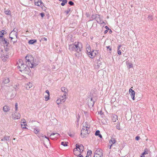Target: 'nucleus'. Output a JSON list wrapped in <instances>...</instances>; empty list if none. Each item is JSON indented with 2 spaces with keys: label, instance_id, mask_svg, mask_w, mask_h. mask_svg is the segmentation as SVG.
<instances>
[{
  "label": "nucleus",
  "instance_id": "obj_1",
  "mask_svg": "<svg viewBox=\"0 0 157 157\" xmlns=\"http://www.w3.org/2000/svg\"><path fill=\"white\" fill-rule=\"evenodd\" d=\"M69 49L70 51H75L78 53L81 51L82 45L80 43L75 42L69 45Z\"/></svg>",
  "mask_w": 157,
  "mask_h": 157
},
{
  "label": "nucleus",
  "instance_id": "obj_2",
  "mask_svg": "<svg viewBox=\"0 0 157 157\" xmlns=\"http://www.w3.org/2000/svg\"><path fill=\"white\" fill-rule=\"evenodd\" d=\"M25 62L27 65L31 68L35 66L33 61V57L32 55H28L25 57Z\"/></svg>",
  "mask_w": 157,
  "mask_h": 157
},
{
  "label": "nucleus",
  "instance_id": "obj_3",
  "mask_svg": "<svg viewBox=\"0 0 157 157\" xmlns=\"http://www.w3.org/2000/svg\"><path fill=\"white\" fill-rule=\"evenodd\" d=\"M17 64L18 65L17 67L21 72H25L27 70V69H29V67L27 64L26 65L24 64L23 61L21 59L19 60V61L17 62Z\"/></svg>",
  "mask_w": 157,
  "mask_h": 157
},
{
  "label": "nucleus",
  "instance_id": "obj_4",
  "mask_svg": "<svg viewBox=\"0 0 157 157\" xmlns=\"http://www.w3.org/2000/svg\"><path fill=\"white\" fill-rule=\"evenodd\" d=\"M87 54L89 57L91 58H93L96 55L98 54V51L96 50H91V48L90 47L88 46L86 48Z\"/></svg>",
  "mask_w": 157,
  "mask_h": 157
},
{
  "label": "nucleus",
  "instance_id": "obj_5",
  "mask_svg": "<svg viewBox=\"0 0 157 157\" xmlns=\"http://www.w3.org/2000/svg\"><path fill=\"white\" fill-rule=\"evenodd\" d=\"M67 98L66 96L63 95L56 100V102L58 105L62 104L66 101Z\"/></svg>",
  "mask_w": 157,
  "mask_h": 157
},
{
  "label": "nucleus",
  "instance_id": "obj_6",
  "mask_svg": "<svg viewBox=\"0 0 157 157\" xmlns=\"http://www.w3.org/2000/svg\"><path fill=\"white\" fill-rule=\"evenodd\" d=\"M89 133V129H86V128L83 127L81 131V136L82 138L85 137Z\"/></svg>",
  "mask_w": 157,
  "mask_h": 157
},
{
  "label": "nucleus",
  "instance_id": "obj_7",
  "mask_svg": "<svg viewBox=\"0 0 157 157\" xmlns=\"http://www.w3.org/2000/svg\"><path fill=\"white\" fill-rule=\"evenodd\" d=\"M17 29L15 30L14 29L13 31L10 33L9 34V37L11 38V40L15 38H17V31H16Z\"/></svg>",
  "mask_w": 157,
  "mask_h": 157
},
{
  "label": "nucleus",
  "instance_id": "obj_8",
  "mask_svg": "<svg viewBox=\"0 0 157 157\" xmlns=\"http://www.w3.org/2000/svg\"><path fill=\"white\" fill-rule=\"evenodd\" d=\"M102 151L101 149H97L95 152L94 157H102L103 156Z\"/></svg>",
  "mask_w": 157,
  "mask_h": 157
},
{
  "label": "nucleus",
  "instance_id": "obj_9",
  "mask_svg": "<svg viewBox=\"0 0 157 157\" xmlns=\"http://www.w3.org/2000/svg\"><path fill=\"white\" fill-rule=\"evenodd\" d=\"M94 102L95 101L93 100L92 98H91L88 100V104L90 108H91L93 107Z\"/></svg>",
  "mask_w": 157,
  "mask_h": 157
},
{
  "label": "nucleus",
  "instance_id": "obj_10",
  "mask_svg": "<svg viewBox=\"0 0 157 157\" xmlns=\"http://www.w3.org/2000/svg\"><path fill=\"white\" fill-rule=\"evenodd\" d=\"M35 5L37 6L42 7L44 6L43 3L41 0H34Z\"/></svg>",
  "mask_w": 157,
  "mask_h": 157
},
{
  "label": "nucleus",
  "instance_id": "obj_11",
  "mask_svg": "<svg viewBox=\"0 0 157 157\" xmlns=\"http://www.w3.org/2000/svg\"><path fill=\"white\" fill-rule=\"evenodd\" d=\"M76 147L75 148H77L79 150V152L80 153H81L83 151L84 149V146L82 145L81 144H80L79 145L78 144H76Z\"/></svg>",
  "mask_w": 157,
  "mask_h": 157
},
{
  "label": "nucleus",
  "instance_id": "obj_12",
  "mask_svg": "<svg viewBox=\"0 0 157 157\" xmlns=\"http://www.w3.org/2000/svg\"><path fill=\"white\" fill-rule=\"evenodd\" d=\"M12 118L14 120L19 119L20 118V114L19 113L15 112L13 114Z\"/></svg>",
  "mask_w": 157,
  "mask_h": 157
},
{
  "label": "nucleus",
  "instance_id": "obj_13",
  "mask_svg": "<svg viewBox=\"0 0 157 157\" xmlns=\"http://www.w3.org/2000/svg\"><path fill=\"white\" fill-rule=\"evenodd\" d=\"M129 94H130L131 98L133 100H135V92L132 90V89L130 88L129 90Z\"/></svg>",
  "mask_w": 157,
  "mask_h": 157
},
{
  "label": "nucleus",
  "instance_id": "obj_14",
  "mask_svg": "<svg viewBox=\"0 0 157 157\" xmlns=\"http://www.w3.org/2000/svg\"><path fill=\"white\" fill-rule=\"evenodd\" d=\"M61 91L63 93V95L67 96L68 91V89L64 87H63L61 88Z\"/></svg>",
  "mask_w": 157,
  "mask_h": 157
},
{
  "label": "nucleus",
  "instance_id": "obj_15",
  "mask_svg": "<svg viewBox=\"0 0 157 157\" xmlns=\"http://www.w3.org/2000/svg\"><path fill=\"white\" fill-rule=\"evenodd\" d=\"M10 136H5L2 138H0V141L5 142L6 141H9L10 140Z\"/></svg>",
  "mask_w": 157,
  "mask_h": 157
},
{
  "label": "nucleus",
  "instance_id": "obj_16",
  "mask_svg": "<svg viewBox=\"0 0 157 157\" xmlns=\"http://www.w3.org/2000/svg\"><path fill=\"white\" fill-rule=\"evenodd\" d=\"M1 58L3 61H5L8 58L9 56L6 54H2Z\"/></svg>",
  "mask_w": 157,
  "mask_h": 157
},
{
  "label": "nucleus",
  "instance_id": "obj_17",
  "mask_svg": "<svg viewBox=\"0 0 157 157\" xmlns=\"http://www.w3.org/2000/svg\"><path fill=\"white\" fill-rule=\"evenodd\" d=\"M111 118L113 121L115 122L117 120V116L115 114H112Z\"/></svg>",
  "mask_w": 157,
  "mask_h": 157
},
{
  "label": "nucleus",
  "instance_id": "obj_18",
  "mask_svg": "<svg viewBox=\"0 0 157 157\" xmlns=\"http://www.w3.org/2000/svg\"><path fill=\"white\" fill-rule=\"evenodd\" d=\"M44 144L46 146L47 145H49L50 144V140L49 138H47L45 140H44Z\"/></svg>",
  "mask_w": 157,
  "mask_h": 157
},
{
  "label": "nucleus",
  "instance_id": "obj_19",
  "mask_svg": "<svg viewBox=\"0 0 157 157\" xmlns=\"http://www.w3.org/2000/svg\"><path fill=\"white\" fill-rule=\"evenodd\" d=\"M32 86V84L30 82H29L25 85V87L27 90H29Z\"/></svg>",
  "mask_w": 157,
  "mask_h": 157
},
{
  "label": "nucleus",
  "instance_id": "obj_20",
  "mask_svg": "<svg viewBox=\"0 0 157 157\" xmlns=\"http://www.w3.org/2000/svg\"><path fill=\"white\" fill-rule=\"evenodd\" d=\"M10 110V108L7 105H5L3 107V110L4 112H7Z\"/></svg>",
  "mask_w": 157,
  "mask_h": 157
},
{
  "label": "nucleus",
  "instance_id": "obj_21",
  "mask_svg": "<svg viewBox=\"0 0 157 157\" xmlns=\"http://www.w3.org/2000/svg\"><path fill=\"white\" fill-rule=\"evenodd\" d=\"M83 127H86V129H89L90 126L88 122H85L83 123Z\"/></svg>",
  "mask_w": 157,
  "mask_h": 157
},
{
  "label": "nucleus",
  "instance_id": "obj_22",
  "mask_svg": "<svg viewBox=\"0 0 157 157\" xmlns=\"http://www.w3.org/2000/svg\"><path fill=\"white\" fill-rule=\"evenodd\" d=\"M55 136V138H58L59 137L60 135L57 133H53L51 134L50 135V136Z\"/></svg>",
  "mask_w": 157,
  "mask_h": 157
},
{
  "label": "nucleus",
  "instance_id": "obj_23",
  "mask_svg": "<svg viewBox=\"0 0 157 157\" xmlns=\"http://www.w3.org/2000/svg\"><path fill=\"white\" fill-rule=\"evenodd\" d=\"M2 83L4 84H7L9 82L10 80L9 78H4L2 80Z\"/></svg>",
  "mask_w": 157,
  "mask_h": 157
},
{
  "label": "nucleus",
  "instance_id": "obj_24",
  "mask_svg": "<svg viewBox=\"0 0 157 157\" xmlns=\"http://www.w3.org/2000/svg\"><path fill=\"white\" fill-rule=\"evenodd\" d=\"M21 124V128H27L25 127V126L26 125V121H24L23 122H22Z\"/></svg>",
  "mask_w": 157,
  "mask_h": 157
},
{
  "label": "nucleus",
  "instance_id": "obj_25",
  "mask_svg": "<svg viewBox=\"0 0 157 157\" xmlns=\"http://www.w3.org/2000/svg\"><path fill=\"white\" fill-rule=\"evenodd\" d=\"M36 42V40H31L28 42L29 44H33Z\"/></svg>",
  "mask_w": 157,
  "mask_h": 157
},
{
  "label": "nucleus",
  "instance_id": "obj_26",
  "mask_svg": "<svg viewBox=\"0 0 157 157\" xmlns=\"http://www.w3.org/2000/svg\"><path fill=\"white\" fill-rule=\"evenodd\" d=\"M44 95L45 100L46 101H48L49 99L50 95L46 94L45 93L44 94Z\"/></svg>",
  "mask_w": 157,
  "mask_h": 157
},
{
  "label": "nucleus",
  "instance_id": "obj_27",
  "mask_svg": "<svg viewBox=\"0 0 157 157\" xmlns=\"http://www.w3.org/2000/svg\"><path fill=\"white\" fill-rule=\"evenodd\" d=\"M121 46V45H120L118 46L117 48V53L119 55H121V50H120V48Z\"/></svg>",
  "mask_w": 157,
  "mask_h": 157
},
{
  "label": "nucleus",
  "instance_id": "obj_28",
  "mask_svg": "<svg viewBox=\"0 0 157 157\" xmlns=\"http://www.w3.org/2000/svg\"><path fill=\"white\" fill-rule=\"evenodd\" d=\"M92 154V151L90 150H88L87 152V155L86 157H90Z\"/></svg>",
  "mask_w": 157,
  "mask_h": 157
},
{
  "label": "nucleus",
  "instance_id": "obj_29",
  "mask_svg": "<svg viewBox=\"0 0 157 157\" xmlns=\"http://www.w3.org/2000/svg\"><path fill=\"white\" fill-rule=\"evenodd\" d=\"M116 140H115V139L114 138H111V139L109 141V143H111H111L112 144H115L116 143Z\"/></svg>",
  "mask_w": 157,
  "mask_h": 157
},
{
  "label": "nucleus",
  "instance_id": "obj_30",
  "mask_svg": "<svg viewBox=\"0 0 157 157\" xmlns=\"http://www.w3.org/2000/svg\"><path fill=\"white\" fill-rule=\"evenodd\" d=\"M98 18L99 19V20H98V17H96V20L97 21V22L100 23V24H102L103 23H104V22L103 21H102V20H101L98 17Z\"/></svg>",
  "mask_w": 157,
  "mask_h": 157
},
{
  "label": "nucleus",
  "instance_id": "obj_31",
  "mask_svg": "<svg viewBox=\"0 0 157 157\" xmlns=\"http://www.w3.org/2000/svg\"><path fill=\"white\" fill-rule=\"evenodd\" d=\"M3 40V41L4 42L3 44L7 46L9 44V42H8V40H7L5 39V38H4Z\"/></svg>",
  "mask_w": 157,
  "mask_h": 157
},
{
  "label": "nucleus",
  "instance_id": "obj_32",
  "mask_svg": "<svg viewBox=\"0 0 157 157\" xmlns=\"http://www.w3.org/2000/svg\"><path fill=\"white\" fill-rule=\"evenodd\" d=\"M78 150L77 149V148H75L74 149V153L75 155H78Z\"/></svg>",
  "mask_w": 157,
  "mask_h": 157
},
{
  "label": "nucleus",
  "instance_id": "obj_33",
  "mask_svg": "<svg viewBox=\"0 0 157 157\" xmlns=\"http://www.w3.org/2000/svg\"><path fill=\"white\" fill-rule=\"evenodd\" d=\"M4 34V30H2L0 32V37H2L3 36Z\"/></svg>",
  "mask_w": 157,
  "mask_h": 157
},
{
  "label": "nucleus",
  "instance_id": "obj_34",
  "mask_svg": "<svg viewBox=\"0 0 157 157\" xmlns=\"http://www.w3.org/2000/svg\"><path fill=\"white\" fill-rule=\"evenodd\" d=\"M67 143L68 142H62L61 143V144L64 146H67Z\"/></svg>",
  "mask_w": 157,
  "mask_h": 157
},
{
  "label": "nucleus",
  "instance_id": "obj_35",
  "mask_svg": "<svg viewBox=\"0 0 157 157\" xmlns=\"http://www.w3.org/2000/svg\"><path fill=\"white\" fill-rule=\"evenodd\" d=\"M34 129L33 132L36 134H37L39 131V129L36 128H34Z\"/></svg>",
  "mask_w": 157,
  "mask_h": 157
},
{
  "label": "nucleus",
  "instance_id": "obj_36",
  "mask_svg": "<svg viewBox=\"0 0 157 157\" xmlns=\"http://www.w3.org/2000/svg\"><path fill=\"white\" fill-rule=\"evenodd\" d=\"M63 2L61 3V5L62 6H64L66 3L67 2V0H63L62 1Z\"/></svg>",
  "mask_w": 157,
  "mask_h": 157
},
{
  "label": "nucleus",
  "instance_id": "obj_37",
  "mask_svg": "<svg viewBox=\"0 0 157 157\" xmlns=\"http://www.w3.org/2000/svg\"><path fill=\"white\" fill-rule=\"evenodd\" d=\"M4 12H5V13L7 15H10V13H11L10 11L9 10H6Z\"/></svg>",
  "mask_w": 157,
  "mask_h": 157
},
{
  "label": "nucleus",
  "instance_id": "obj_38",
  "mask_svg": "<svg viewBox=\"0 0 157 157\" xmlns=\"http://www.w3.org/2000/svg\"><path fill=\"white\" fill-rule=\"evenodd\" d=\"M120 123H118L117 125L116 126V128L118 130H120Z\"/></svg>",
  "mask_w": 157,
  "mask_h": 157
},
{
  "label": "nucleus",
  "instance_id": "obj_39",
  "mask_svg": "<svg viewBox=\"0 0 157 157\" xmlns=\"http://www.w3.org/2000/svg\"><path fill=\"white\" fill-rule=\"evenodd\" d=\"M133 67V65L131 63H128V69H130V68L132 67Z\"/></svg>",
  "mask_w": 157,
  "mask_h": 157
},
{
  "label": "nucleus",
  "instance_id": "obj_40",
  "mask_svg": "<svg viewBox=\"0 0 157 157\" xmlns=\"http://www.w3.org/2000/svg\"><path fill=\"white\" fill-rule=\"evenodd\" d=\"M100 132L99 130H97L95 133V135L96 136H98L100 134Z\"/></svg>",
  "mask_w": 157,
  "mask_h": 157
},
{
  "label": "nucleus",
  "instance_id": "obj_41",
  "mask_svg": "<svg viewBox=\"0 0 157 157\" xmlns=\"http://www.w3.org/2000/svg\"><path fill=\"white\" fill-rule=\"evenodd\" d=\"M147 151V149H145V150H144V151L143 153L142 154H143L144 155L145 154H147L148 153Z\"/></svg>",
  "mask_w": 157,
  "mask_h": 157
},
{
  "label": "nucleus",
  "instance_id": "obj_42",
  "mask_svg": "<svg viewBox=\"0 0 157 157\" xmlns=\"http://www.w3.org/2000/svg\"><path fill=\"white\" fill-rule=\"evenodd\" d=\"M42 137H43V139L44 140L47 139V138H48L45 135H42Z\"/></svg>",
  "mask_w": 157,
  "mask_h": 157
},
{
  "label": "nucleus",
  "instance_id": "obj_43",
  "mask_svg": "<svg viewBox=\"0 0 157 157\" xmlns=\"http://www.w3.org/2000/svg\"><path fill=\"white\" fill-rule=\"evenodd\" d=\"M106 48L108 50V51H111V48L109 46H106Z\"/></svg>",
  "mask_w": 157,
  "mask_h": 157
},
{
  "label": "nucleus",
  "instance_id": "obj_44",
  "mask_svg": "<svg viewBox=\"0 0 157 157\" xmlns=\"http://www.w3.org/2000/svg\"><path fill=\"white\" fill-rule=\"evenodd\" d=\"M68 4L71 6H72L74 4V2L71 1H69L68 2Z\"/></svg>",
  "mask_w": 157,
  "mask_h": 157
},
{
  "label": "nucleus",
  "instance_id": "obj_45",
  "mask_svg": "<svg viewBox=\"0 0 157 157\" xmlns=\"http://www.w3.org/2000/svg\"><path fill=\"white\" fill-rule=\"evenodd\" d=\"M68 135L71 137H73L74 136V135L73 134H72L70 132H68Z\"/></svg>",
  "mask_w": 157,
  "mask_h": 157
},
{
  "label": "nucleus",
  "instance_id": "obj_46",
  "mask_svg": "<svg viewBox=\"0 0 157 157\" xmlns=\"http://www.w3.org/2000/svg\"><path fill=\"white\" fill-rule=\"evenodd\" d=\"M17 105H18L17 103H15V109L16 111L17 110V108H18Z\"/></svg>",
  "mask_w": 157,
  "mask_h": 157
},
{
  "label": "nucleus",
  "instance_id": "obj_47",
  "mask_svg": "<svg viewBox=\"0 0 157 157\" xmlns=\"http://www.w3.org/2000/svg\"><path fill=\"white\" fill-rule=\"evenodd\" d=\"M70 11V10L68 9V10L65 11V12L67 14H68Z\"/></svg>",
  "mask_w": 157,
  "mask_h": 157
},
{
  "label": "nucleus",
  "instance_id": "obj_48",
  "mask_svg": "<svg viewBox=\"0 0 157 157\" xmlns=\"http://www.w3.org/2000/svg\"><path fill=\"white\" fill-rule=\"evenodd\" d=\"M140 136H136V137H135V139L136 140H139V139H140Z\"/></svg>",
  "mask_w": 157,
  "mask_h": 157
},
{
  "label": "nucleus",
  "instance_id": "obj_49",
  "mask_svg": "<svg viewBox=\"0 0 157 157\" xmlns=\"http://www.w3.org/2000/svg\"><path fill=\"white\" fill-rule=\"evenodd\" d=\"M45 94H47L50 95L49 91L48 90H46Z\"/></svg>",
  "mask_w": 157,
  "mask_h": 157
},
{
  "label": "nucleus",
  "instance_id": "obj_50",
  "mask_svg": "<svg viewBox=\"0 0 157 157\" xmlns=\"http://www.w3.org/2000/svg\"><path fill=\"white\" fill-rule=\"evenodd\" d=\"M148 18L150 20H151L152 19V16L151 15H149L148 17Z\"/></svg>",
  "mask_w": 157,
  "mask_h": 157
},
{
  "label": "nucleus",
  "instance_id": "obj_51",
  "mask_svg": "<svg viewBox=\"0 0 157 157\" xmlns=\"http://www.w3.org/2000/svg\"><path fill=\"white\" fill-rule=\"evenodd\" d=\"M41 40H45V41L47 40V39L45 37H44V38H42L41 39Z\"/></svg>",
  "mask_w": 157,
  "mask_h": 157
},
{
  "label": "nucleus",
  "instance_id": "obj_52",
  "mask_svg": "<svg viewBox=\"0 0 157 157\" xmlns=\"http://www.w3.org/2000/svg\"><path fill=\"white\" fill-rule=\"evenodd\" d=\"M40 15H41V16L42 17H44V14L43 13H40Z\"/></svg>",
  "mask_w": 157,
  "mask_h": 157
},
{
  "label": "nucleus",
  "instance_id": "obj_53",
  "mask_svg": "<svg viewBox=\"0 0 157 157\" xmlns=\"http://www.w3.org/2000/svg\"><path fill=\"white\" fill-rule=\"evenodd\" d=\"M14 88L16 90H17V85H15L14 86Z\"/></svg>",
  "mask_w": 157,
  "mask_h": 157
},
{
  "label": "nucleus",
  "instance_id": "obj_54",
  "mask_svg": "<svg viewBox=\"0 0 157 157\" xmlns=\"http://www.w3.org/2000/svg\"><path fill=\"white\" fill-rule=\"evenodd\" d=\"M50 137H51V138L52 139V140H54L55 138V136H50Z\"/></svg>",
  "mask_w": 157,
  "mask_h": 157
},
{
  "label": "nucleus",
  "instance_id": "obj_55",
  "mask_svg": "<svg viewBox=\"0 0 157 157\" xmlns=\"http://www.w3.org/2000/svg\"><path fill=\"white\" fill-rule=\"evenodd\" d=\"M4 38L2 37H0V42L1 41H3Z\"/></svg>",
  "mask_w": 157,
  "mask_h": 157
},
{
  "label": "nucleus",
  "instance_id": "obj_56",
  "mask_svg": "<svg viewBox=\"0 0 157 157\" xmlns=\"http://www.w3.org/2000/svg\"><path fill=\"white\" fill-rule=\"evenodd\" d=\"M107 32H108L107 30H105V31L104 32V34H105L106 33H107Z\"/></svg>",
  "mask_w": 157,
  "mask_h": 157
},
{
  "label": "nucleus",
  "instance_id": "obj_57",
  "mask_svg": "<svg viewBox=\"0 0 157 157\" xmlns=\"http://www.w3.org/2000/svg\"><path fill=\"white\" fill-rule=\"evenodd\" d=\"M105 28L106 29H107V30H109V28L107 26H105Z\"/></svg>",
  "mask_w": 157,
  "mask_h": 157
},
{
  "label": "nucleus",
  "instance_id": "obj_58",
  "mask_svg": "<svg viewBox=\"0 0 157 157\" xmlns=\"http://www.w3.org/2000/svg\"><path fill=\"white\" fill-rule=\"evenodd\" d=\"M140 157H145V156L144 155H143V154H142L141 155H140Z\"/></svg>",
  "mask_w": 157,
  "mask_h": 157
},
{
  "label": "nucleus",
  "instance_id": "obj_59",
  "mask_svg": "<svg viewBox=\"0 0 157 157\" xmlns=\"http://www.w3.org/2000/svg\"><path fill=\"white\" fill-rule=\"evenodd\" d=\"M98 136L100 138H102V136L100 134Z\"/></svg>",
  "mask_w": 157,
  "mask_h": 157
},
{
  "label": "nucleus",
  "instance_id": "obj_60",
  "mask_svg": "<svg viewBox=\"0 0 157 157\" xmlns=\"http://www.w3.org/2000/svg\"><path fill=\"white\" fill-rule=\"evenodd\" d=\"M81 155V154H80H80H79V155H78L79 156H78V157H83V156H82V155H80H80Z\"/></svg>",
  "mask_w": 157,
  "mask_h": 157
},
{
  "label": "nucleus",
  "instance_id": "obj_61",
  "mask_svg": "<svg viewBox=\"0 0 157 157\" xmlns=\"http://www.w3.org/2000/svg\"><path fill=\"white\" fill-rule=\"evenodd\" d=\"M75 54V56H79V54H78V55H77V54Z\"/></svg>",
  "mask_w": 157,
  "mask_h": 157
},
{
  "label": "nucleus",
  "instance_id": "obj_62",
  "mask_svg": "<svg viewBox=\"0 0 157 157\" xmlns=\"http://www.w3.org/2000/svg\"><path fill=\"white\" fill-rule=\"evenodd\" d=\"M112 144H111V145H110V148H110H110H111V146H112Z\"/></svg>",
  "mask_w": 157,
  "mask_h": 157
},
{
  "label": "nucleus",
  "instance_id": "obj_63",
  "mask_svg": "<svg viewBox=\"0 0 157 157\" xmlns=\"http://www.w3.org/2000/svg\"><path fill=\"white\" fill-rule=\"evenodd\" d=\"M63 0H59L60 1H62Z\"/></svg>",
  "mask_w": 157,
  "mask_h": 157
},
{
  "label": "nucleus",
  "instance_id": "obj_64",
  "mask_svg": "<svg viewBox=\"0 0 157 157\" xmlns=\"http://www.w3.org/2000/svg\"><path fill=\"white\" fill-rule=\"evenodd\" d=\"M13 140H15V138H14L13 139Z\"/></svg>",
  "mask_w": 157,
  "mask_h": 157
}]
</instances>
